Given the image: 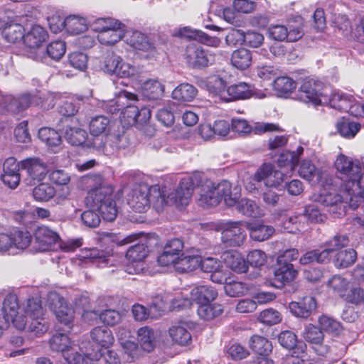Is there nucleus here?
I'll return each mask as SVG.
<instances>
[{
    "mask_svg": "<svg viewBox=\"0 0 364 364\" xmlns=\"http://www.w3.org/2000/svg\"><path fill=\"white\" fill-rule=\"evenodd\" d=\"M335 166L338 177L342 181L341 189L348 194L350 206L355 209L364 199L361 166L358 162L343 154L338 156Z\"/></svg>",
    "mask_w": 364,
    "mask_h": 364,
    "instance_id": "nucleus-1",
    "label": "nucleus"
},
{
    "mask_svg": "<svg viewBox=\"0 0 364 364\" xmlns=\"http://www.w3.org/2000/svg\"><path fill=\"white\" fill-rule=\"evenodd\" d=\"M50 348L60 352L69 364H88L87 359H98L102 353L95 351L90 341L75 344L65 333H57L50 340Z\"/></svg>",
    "mask_w": 364,
    "mask_h": 364,
    "instance_id": "nucleus-2",
    "label": "nucleus"
},
{
    "mask_svg": "<svg viewBox=\"0 0 364 364\" xmlns=\"http://www.w3.org/2000/svg\"><path fill=\"white\" fill-rule=\"evenodd\" d=\"M164 190L158 186L149 187L146 184H139L134 187L128 196L127 203L135 212L144 213L149 209L151 204L158 211H161L166 203Z\"/></svg>",
    "mask_w": 364,
    "mask_h": 364,
    "instance_id": "nucleus-3",
    "label": "nucleus"
},
{
    "mask_svg": "<svg viewBox=\"0 0 364 364\" xmlns=\"http://www.w3.org/2000/svg\"><path fill=\"white\" fill-rule=\"evenodd\" d=\"M112 186H105L102 189L90 192L85 198L87 206L97 210L104 220L113 221L117 215L116 203L113 200Z\"/></svg>",
    "mask_w": 364,
    "mask_h": 364,
    "instance_id": "nucleus-4",
    "label": "nucleus"
},
{
    "mask_svg": "<svg viewBox=\"0 0 364 364\" xmlns=\"http://www.w3.org/2000/svg\"><path fill=\"white\" fill-rule=\"evenodd\" d=\"M92 26L98 33V41L104 45H113L122 39L125 34L124 24L112 18H98Z\"/></svg>",
    "mask_w": 364,
    "mask_h": 364,
    "instance_id": "nucleus-5",
    "label": "nucleus"
},
{
    "mask_svg": "<svg viewBox=\"0 0 364 364\" xmlns=\"http://www.w3.org/2000/svg\"><path fill=\"white\" fill-rule=\"evenodd\" d=\"M0 317L6 326L12 323L19 330L24 329L26 326V316L21 311L18 296L14 294H9L4 298Z\"/></svg>",
    "mask_w": 364,
    "mask_h": 364,
    "instance_id": "nucleus-6",
    "label": "nucleus"
},
{
    "mask_svg": "<svg viewBox=\"0 0 364 364\" xmlns=\"http://www.w3.org/2000/svg\"><path fill=\"white\" fill-rule=\"evenodd\" d=\"M46 37L47 32L38 25L33 26L26 34H24L23 42L30 49L28 52L30 58L36 61L47 63L45 49L41 48Z\"/></svg>",
    "mask_w": 364,
    "mask_h": 364,
    "instance_id": "nucleus-7",
    "label": "nucleus"
},
{
    "mask_svg": "<svg viewBox=\"0 0 364 364\" xmlns=\"http://www.w3.org/2000/svg\"><path fill=\"white\" fill-rule=\"evenodd\" d=\"M200 178L198 176H188L183 178L174 192L166 196L168 203L166 205L174 204L178 208L187 205L191 198L194 188L199 186Z\"/></svg>",
    "mask_w": 364,
    "mask_h": 364,
    "instance_id": "nucleus-8",
    "label": "nucleus"
},
{
    "mask_svg": "<svg viewBox=\"0 0 364 364\" xmlns=\"http://www.w3.org/2000/svg\"><path fill=\"white\" fill-rule=\"evenodd\" d=\"M47 304L54 312L58 321L65 326L66 329L64 331H70L72 328L74 312L68 306L64 297L56 291H50L47 296Z\"/></svg>",
    "mask_w": 364,
    "mask_h": 364,
    "instance_id": "nucleus-9",
    "label": "nucleus"
},
{
    "mask_svg": "<svg viewBox=\"0 0 364 364\" xmlns=\"http://www.w3.org/2000/svg\"><path fill=\"white\" fill-rule=\"evenodd\" d=\"M221 241L226 247H239L246 239L245 225L241 222H227L219 225Z\"/></svg>",
    "mask_w": 364,
    "mask_h": 364,
    "instance_id": "nucleus-10",
    "label": "nucleus"
},
{
    "mask_svg": "<svg viewBox=\"0 0 364 364\" xmlns=\"http://www.w3.org/2000/svg\"><path fill=\"white\" fill-rule=\"evenodd\" d=\"M149 248L146 240L144 242L130 247L126 253L129 263L125 267V272L129 274L142 273L145 269L144 259L147 257Z\"/></svg>",
    "mask_w": 364,
    "mask_h": 364,
    "instance_id": "nucleus-11",
    "label": "nucleus"
},
{
    "mask_svg": "<svg viewBox=\"0 0 364 364\" xmlns=\"http://www.w3.org/2000/svg\"><path fill=\"white\" fill-rule=\"evenodd\" d=\"M322 82L313 80H306L298 91V99L305 103H312L315 105L321 104L323 93Z\"/></svg>",
    "mask_w": 364,
    "mask_h": 364,
    "instance_id": "nucleus-12",
    "label": "nucleus"
},
{
    "mask_svg": "<svg viewBox=\"0 0 364 364\" xmlns=\"http://www.w3.org/2000/svg\"><path fill=\"white\" fill-rule=\"evenodd\" d=\"M341 191L346 194L345 197L341 196L336 192H326L321 193L318 196H315V200L329 207L328 212L333 215L334 217H341L345 213V200H349V196L342 189Z\"/></svg>",
    "mask_w": 364,
    "mask_h": 364,
    "instance_id": "nucleus-13",
    "label": "nucleus"
},
{
    "mask_svg": "<svg viewBox=\"0 0 364 364\" xmlns=\"http://www.w3.org/2000/svg\"><path fill=\"white\" fill-rule=\"evenodd\" d=\"M35 247L38 251L45 252L54 249L60 243L59 235L46 226L38 227L34 233Z\"/></svg>",
    "mask_w": 364,
    "mask_h": 364,
    "instance_id": "nucleus-14",
    "label": "nucleus"
},
{
    "mask_svg": "<svg viewBox=\"0 0 364 364\" xmlns=\"http://www.w3.org/2000/svg\"><path fill=\"white\" fill-rule=\"evenodd\" d=\"M186 58L191 67L198 68L208 66L214 60L213 56L208 50L195 44L187 46Z\"/></svg>",
    "mask_w": 364,
    "mask_h": 364,
    "instance_id": "nucleus-15",
    "label": "nucleus"
},
{
    "mask_svg": "<svg viewBox=\"0 0 364 364\" xmlns=\"http://www.w3.org/2000/svg\"><path fill=\"white\" fill-rule=\"evenodd\" d=\"M218 296V291L211 286L200 285L196 287L190 291V298L184 300V306H190L191 301H195L197 304L211 303Z\"/></svg>",
    "mask_w": 364,
    "mask_h": 364,
    "instance_id": "nucleus-16",
    "label": "nucleus"
},
{
    "mask_svg": "<svg viewBox=\"0 0 364 364\" xmlns=\"http://www.w3.org/2000/svg\"><path fill=\"white\" fill-rule=\"evenodd\" d=\"M183 249V242L178 238L168 240L164 247L163 253L158 257L161 266L173 264L179 259Z\"/></svg>",
    "mask_w": 364,
    "mask_h": 364,
    "instance_id": "nucleus-17",
    "label": "nucleus"
},
{
    "mask_svg": "<svg viewBox=\"0 0 364 364\" xmlns=\"http://www.w3.org/2000/svg\"><path fill=\"white\" fill-rule=\"evenodd\" d=\"M255 181H264L267 186L277 187L284 179V174L278 170H274L271 164H263L255 173Z\"/></svg>",
    "mask_w": 364,
    "mask_h": 364,
    "instance_id": "nucleus-18",
    "label": "nucleus"
},
{
    "mask_svg": "<svg viewBox=\"0 0 364 364\" xmlns=\"http://www.w3.org/2000/svg\"><path fill=\"white\" fill-rule=\"evenodd\" d=\"M329 105L332 108L341 112H349L355 116L358 114V109L360 106L355 102V99L351 95L340 92H334L330 97Z\"/></svg>",
    "mask_w": 364,
    "mask_h": 364,
    "instance_id": "nucleus-19",
    "label": "nucleus"
},
{
    "mask_svg": "<svg viewBox=\"0 0 364 364\" xmlns=\"http://www.w3.org/2000/svg\"><path fill=\"white\" fill-rule=\"evenodd\" d=\"M21 168L26 170L33 181L43 180L48 172L46 164L37 157L26 159L21 162Z\"/></svg>",
    "mask_w": 364,
    "mask_h": 364,
    "instance_id": "nucleus-20",
    "label": "nucleus"
},
{
    "mask_svg": "<svg viewBox=\"0 0 364 364\" xmlns=\"http://www.w3.org/2000/svg\"><path fill=\"white\" fill-rule=\"evenodd\" d=\"M304 339L311 344L316 346L315 350L318 354L324 355L328 353V348L327 346H323V333L322 330L314 324L309 323L306 326L303 332Z\"/></svg>",
    "mask_w": 364,
    "mask_h": 364,
    "instance_id": "nucleus-21",
    "label": "nucleus"
},
{
    "mask_svg": "<svg viewBox=\"0 0 364 364\" xmlns=\"http://www.w3.org/2000/svg\"><path fill=\"white\" fill-rule=\"evenodd\" d=\"M4 173L1 176L4 183L10 188H16L20 182L19 164L16 159L10 157L4 163Z\"/></svg>",
    "mask_w": 364,
    "mask_h": 364,
    "instance_id": "nucleus-22",
    "label": "nucleus"
},
{
    "mask_svg": "<svg viewBox=\"0 0 364 364\" xmlns=\"http://www.w3.org/2000/svg\"><path fill=\"white\" fill-rule=\"evenodd\" d=\"M317 306L315 299L311 296H306L299 301H292L289 304L290 311L296 317L306 318Z\"/></svg>",
    "mask_w": 364,
    "mask_h": 364,
    "instance_id": "nucleus-23",
    "label": "nucleus"
},
{
    "mask_svg": "<svg viewBox=\"0 0 364 364\" xmlns=\"http://www.w3.org/2000/svg\"><path fill=\"white\" fill-rule=\"evenodd\" d=\"M190 323L181 321L171 326L168 334L173 342L181 346H187L191 342V335L188 331Z\"/></svg>",
    "mask_w": 364,
    "mask_h": 364,
    "instance_id": "nucleus-24",
    "label": "nucleus"
},
{
    "mask_svg": "<svg viewBox=\"0 0 364 364\" xmlns=\"http://www.w3.org/2000/svg\"><path fill=\"white\" fill-rule=\"evenodd\" d=\"M220 202V196L215 191V184L206 180L200 187V205L209 208L217 205Z\"/></svg>",
    "mask_w": 364,
    "mask_h": 364,
    "instance_id": "nucleus-25",
    "label": "nucleus"
},
{
    "mask_svg": "<svg viewBox=\"0 0 364 364\" xmlns=\"http://www.w3.org/2000/svg\"><path fill=\"white\" fill-rule=\"evenodd\" d=\"M223 259L228 267L237 273H244L247 271L248 266L246 261L237 251H228L223 254Z\"/></svg>",
    "mask_w": 364,
    "mask_h": 364,
    "instance_id": "nucleus-26",
    "label": "nucleus"
},
{
    "mask_svg": "<svg viewBox=\"0 0 364 364\" xmlns=\"http://www.w3.org/2000/svg\"><path fill=\"white\" fill-rule=\"evenodd\" d=\"M197 95V88L189 83L180 84L171 93L173 100L183 103L192 102Z\"/></svg>",
    "mask_w": 364,
    "mask_h": 364,
    "instance_id": "nucleus-27",
    "label": "nucleus"
},
{
    "mask_svg": "<svg viewBox=\"0 0 364 364\" xmlns=\"http://www.w3.org/2000/svg\"><path fill=\"white\" fill-rule=\"evenodd\" d=\"M64 137L71 145L80 146L85 142L87 133L79 126L68 124L64 132Z\"/></svg>",
    "mask_w": 364,
    "mask_h": 364,
    "instance_id": "nucleus-28",
    "label": "nucleus"
},
{
    "mask_svg": "<svg viewBox=\"0 0 364 364\" xmlns=\"http://www.w3.org/2000/svg\"><path fill=\"white\" fill-rule=\"evenodd\" d=\"M215 191L220 196V200L223 198L228 206H233L238 200L239 196L237 188H235V192L231 190V183L228 181H223L217 186H215Z\"/></svg>",
    "mask_w": 364,
    "mask_h": 364,
    "instance_id": "nucleus-29",
    "label": "nucleus"
},
{
    "mask_svg": "<svg viewBox=\"0 0 364 364\" xmlns=\"http://www.w3.org/2000/svg\"><path fill=\"white\" fill-rule=\"evenodd\" d=\"M227 100L231 101L243 100L250 97L252 95L251 86L245 82H239L232 85L227 88Z\"/></svg>",
    "mask_w": 364,
    "mask_h": 364,
    "instance_id": "nucleus-30",
    "label": "nucleus"
},
{
    "mask_svg": "<svg viewBox=\"0 0 364 364\" xmlns=\"http://www.w3.org/2000/svg\"><path fill=\"white\" fill-rule=\"evenodd\" d=\"M297 271L291 263L278 264L274 271V279L283 286L285 283H289L294 279Z\"/></svg>",
    "mask_w": 364,
    "mask_h": 364,
    "instance_id": "nucleus-31",
    "label": "nucleus"
},
{
    "mask_svg": "<svg viewBox=\"0 0 364 364\" xmlns=\"http://www.w3.org/2000/svg\"><path fill=\"white\" fill-rule=\"evenodd\" d=\"M301 178L315 184L319 183L322 178V172L318 169L311 161L304 160L301 162L299 171Z\"/></svg>",
    "mask_w": 364,
    "mask_h": 364,
    "instance_id": "nucleus-32",
    "label": "nucleus"
},
{
    "mask_svg": "<svg viewBox=\"0 0 364 364\" xmlns=\"http://www.w3.org/2000/svg\"><path fill=\"white\" fill-rule=\"evenodd\" d=\"M206 89L213 96H218L222 100H227V89L225 80L218 75L209 77L205 83Z\"/></svg>",
    "mask_w": 364,
    "mask_h": 364,
    "instance_id": "nucleus-33",
    "label": "nucleus"
},
{
    "mask_svg": "<svg viewBox=\"0 0 364 364\" xmlns=\"http://www.w3.org/2000/svg\"><path fill=\"white\" fill-rule=\"evenodd\" d=\"M357 259V252L353 249L338 251L333 257V263L336 268L344 269L353 265Z\"/></svg>",
    "mask_w": 364,
    "mask_h": 364,
    "instance_id": "nucleus-34",
    "label": "nucleus"
},
{
    "mask_svg": "<svg viewBox=\"0 0 364 364\" xmlns=\"http://www.w3.org/2000/svg\"><path fill=\"white\" fill-rule=\"evenodd\" d=\"M137 339L144 351L151 352L156 346L155 333L149 327L140 328L137 331Z\"/></svg>",
    "mask_w": 364,
    "mask_h": 364,
    "instance_id": "nucleus-35",
    "label": "nucleus"
},
{
    "mask_svg": "<svg viewBox=\"0 0 364 364\" xmlns=\"http://www.w3.org/2000/svg\"><path fill=\"white\" fill-rule=\"evenodd\" d=\"M92 340L102 348H108L114 342L112 331L106 326L95 328L91 331Z\"/></svg>",
    "mask_w": 364,
    "mask_h": 364,
    "instance_id": "nucleus-36",
    "label": "nucleus"
},
{
    "mask_svg": "<svg viewBox=\"0 0 364 364\" xmlns=\"http://www.w3.org/2000/svg\"><path fill=\"white\" fill-rule=\"evenodd\" d=\"M127 43L134 48L142 51H154V46L149 41L148 37L139 31H134L129 38H127Z\"/></svg>",
    "mask_w": 364,
    "mask_h": 364,
    "instance_id": "nucleus-37",
    "label": "nucleus"
},
{
    "mask_svg": "<svg viewBox=\"0 0 364 364\" xmlns=\"http://www.w3.org/2000/svg\"><path fill=\"white\" fill-rule=\"evenodd\" d=\"M164 92V85L156 80H149L143 85V95L149 100H156L160 99L163 96Z\"/></svg>",
    "mask_w": 364,
    "mask_h": 364,
    "instance_id": "nucleus-38",
    "label": "nucleus"
},
{
    "mask_svg": "<svg viewBox=\"0 0 364 364\" xmlns=\"http://www.w3.org/2000/svg\"><path fill=\"white\" fill-rule=\"evenodd\" d=\"M252 53L246 48L235 50L231 56V63L237 69L245 70L252 64Z\"/></svg>",
    "mask_w": 364,
    "mask_h": 364,
    "instance_id": "nucleus-39",
    "label": "nucleus"
},
{
    "mask_svg": "<svg viewBox=\"0 0 364 364\" xmlns=\"http://www.w3.org/2000/svg\"><path fill=\"white\" fill-rule=\"evenodd\" d=\"M201 264V257L198 255L185 256L173 264L176 269L179 272H188L196 269Z\"/></svg>",
    "mask_w": 364,
    "mask_h": 364,
    "instance_id": "nucleus-40",
    "label": "nucleus"
},
{
    "mask_svg": "<svg viewBox=\"0 0 364 364\" xmlns=\"http://www.w3.org/2000/svg\"><path fill=\"white\" fill-rule=\"evenodd\" d=\"M250 237L256 241L268 240L274 232V228L270 225L253 223L249 226Z\"/></svg>",
    "mask_w": 364,
    "mask_h": 364,
    "instance_id": "nucleus-41",
    "label": "nucleus"
},
{
    "mask_svg": "<svg viewBox=\"0 0 364 364\" xmlns=\"http://www.w3.org/2000/svg\"><path fill=\"white\" fill-rule=\"evenodd\" d=\"M63 23L66 31L73 35L80 34L87 28L86 20L82 17L77 16L67 17Z\"/></svg>",
    "mask_w": 364,
    "mask_h": 364,
    "instance_id": "nucleus-42",
    "label": "nucleus"
},
{
    "mask_svg": "<svg viewBox=\"0 0 364 364\" xmlns=\"http://www.w3.org/2000/svg\"><path fill=\"white\" fill-rule=\"evenodd\" d=\"M318 327L323 333L338 335L341 331V325L339 321L331 316L322 314L318 318Z\"/></svg>",
    "mask_w": 364,
    "mask_h": 364,
    "instance_id": "nucleus-43",
    "label": "nucleus"
},
{
    "mask_svg": "<svg viewBox=\"0 0 364 364\" xmlns=\"http://www.w3.org/2000/svg\"><path fill=\"white\" fill-rule=\"evenodd\" d=\"M24 28L19 23H11L3 31L4 38L9 43H16L24 38Z\"/></svg>",
    "mask_w": 364,
    "mask_h": 364,
    "instance_id": "nucleus-44",
    "label": "nucleus"
},
{
    "mask_svg": "<svg viewBox=\"0 0 364 364\" xmlns=\"http://www.w3.org/2000/svg\"><path fill=\"white\" fill-rule=\"evenodd\" d=\"M348 243L349 239L346 235H336L333 237L326 241L323 244L325 248L322 251L327 253V261L329 260L331 253L346 247Z\"/></svg>",
    "mask_w": 364,
    "mask_h": 364,
    "instance_id": "nucleus-45",
    "label": "nucleus"
},
{
    "mask_svg": "<svg viewBox=\"0 0 364 364\" xmlns=\"http://www.w3.org/2000/svg\"><path fill=\"white\" fill-rule=\"evenodd\" d=\"M250 347L259 355H267L272 350L271 342L264 337L257 335L251 337Z\"/></svg>",
    "mask_w": 364,
    "mask_h": 364,
    "instance_id": "nucleus-46",
    "label": "nucleus"
},
{
    "mask_svg": "<svg viewBox=\"0 0 364 364\" xmlns=\"http://www.w3.org/2000/svg\"><path fill=\"white\" fill-rule=\"evenodd\" d=\"M38 137L43 142L51 148L60 146L62 141L60 135L55 130L48 127L40 129Z\"/></svg>",
    "mask_w": 364,
    "mask_h": 364,
    "instance_id": "nucleus-47",
    "label": "nucleus"
},
{
    "mask_svg": "<svg viewBox=\"0 0 364 364\" xmlns=\"http://www.w3.org/2000/svg\"><path fill=\"white\" fill-rule=\"evenodd\" d=\"M109 119L102 115L93 117L89 124L90 132L93 136H100L109 130Z\"/></svg>",
    "mask_w": 364,
    "mask_h": 364,
    "instance_id": "nucleus-48",
    "label": "nucleus"
},
{
    "mask_svg": "<svg viewBox=\"0 0 364 364\" xmlns=\"http://www.w3.org/2000/svg\"><path fill=\"white\" fill-rule=\"evenodd\" d=\"M12 247L26 249L31 244L32 236L27 230H14L11 232Z\"/></svg>",
    "mask_w": 364,
    "mask_h": 364,
    "instance_id": "nucleus-49",
    "label": "nucleus"
},
{
    "mask_svg": "<svg viewBox=\"0 0 364 364\" xmlns=\"http://www.w3.org/2000/svg\"><path fill=\"white\" fill-rule=\"evenodd\" d=\"M223 310L220 304L211 303L198 305L197 310L198 316L204 320H210L220 316Z\"/></svg>",
    "mask_w": 364,
    "mask_h": 364,
    "instance_id": "nucleus-50",
    "label": "nucleus"
},
{
    "mask_svg": "<svg viewBox=\"0 0 364 364\" xmlns=\"http://www.w3.org/2000/svg\"><path fill=\"white\" fill-rule=\"evenodd\" d=\"M66 50L65 43L62 41H55L51 42L45 49L47 55V63H49V59L58 61L64 55Z\"/></svg>",
    "mask_w": 364,
    "mask_h": 364,
    "instance_id": "nucleus-51",
    "label": "nucleus"
},
{
    "mask_svg": "<svg viewBox=\"0 0 364 364\" xmlns=\"http://www.w3.org/2000/svg\"><path fill=\"white\" fill-rule=\"evenodd\" d=\"M125 114H127L129 117L132 118L134 122L139 124L146 123L151 118V112L149 108L144 107L140 109L137 107L129 106Z\"/></svg>",
    "mask_w": 364,
    "mask_h": 364,
    "instance_id": "nucleus-52",
    "label": "nucleus"
},
{
    "mask_svg": "<svg viewBox=\"0 0 364 364\" xmlns=\"http://www.w3.org/2000/svg\"><path fill=\"white\" fill-rule=\"evenodd\" d=\"M55 193V188L47 183H41L33 190V196L38 201H48L54 197Z\"/></svg>",
    "mask_w": 364,
    "mask_h": 364,
    "instance_id": "nucleus-53",
    "label": "nucleus"
},
{
    "mask_svg": "<svg viewBox=\"0 0 364 364\" xmlns=\"http://www.w3.org/2000/svg\"><path fill=\"white\" fill-rule=\"evenodd\" d=\"M303 152L304 148L299 146L296 151H287L282 154L279 158L278 162L280 166H288L291 170H293L298 164L299 156Z\"/></svg>",
    "mask_w": 364,
    "mask_h": 364,
    "instance_id": "nucleus-54",
    "label": "nucleus"
},
{
    "mask_svg": "<svg viewBox=\"0 0 364 364\" xmlns=\"http://www.w3.org/2000/svg\"><path fill=\"white\" fill-rule=\"evenodd\" d=\"M337 129L339 134L346 138H353L360 129V124L348 120H342L337 122Z\"/></svg>",
    "mask_w": 364,
    "mask_h": 364,
    "instance_id": "nucleus-55",
    "label": "nucleus"
},
{
    "mask_svg": "<svg viewBox=\"0 0 364 364\" xmlns=\"http://www.w3.org/2000/svg\"><path fill=\"white\" fill-rule=\"evenodd\" d=\"M234 205H236V208L240 213L247 216L257 217L259 215L258 206L252 200L247 198L237 200Z\"/></svg>",
    "mask_w": 364,
    "mask_h": 364,
    "instance_id": "nucleus-56",
    "label": "nucleus"
},
{
    "mask_svg": "<svg viewBox=\"0 0 364 364\" xmlns=\"http://www.w3.org/2000/svg\"><path fill=\"white\" fill-rule=\"evenodd\" d=\"M112 255V250H92L89 254V259L99 267H103L109 264Z\"/></svg>",
    "mask_w": 364,
    "mask_h": 364,
    "instance_id": "nucleus-57",
    "label": "nucleus"
},
{
    "mask_svg": "<svg viewBox=\"0 0 364 364\" xmlns=\"http://www.w3.org/2000/svg\"><path fill=\"white\" fill-rule=\"evenodd\" d=\"M327 261V253L326 252L314 250L308 251L299 259V263L303 265L311 264L314 262L323 263Z\"/></svg>",
    "mask_w": 364,
    "mask_h": 364,
    "instance_id": "nucleus-58",
    "label": "nucleus"
},
{
    "mask_svg": "<svg viewBox=\"0 0 364 364\" xmlns=\"http://www.w3.org/2000/svg\"><path fill=\"white\" fill-rule=\"evenodd\" d=\"M28 328L29 331L37 336H41L48 330L49 323L44 316H41L36 318H31Z\"/></svg>",
    "mask_w": 364,
    "mask_h": 364,
    "instance_id": "nucleus-59",
    "label": "nucleus"
},
{
    "mask_svg": "<svg viewBox=\"0 0 364 364\" xmlns=\"http://www.w3.org/2000/svg\"><path fill=\"white\" fill-rule=\"evenodd\" d=\"M224 289L227 295L234 297L245 295L247 292L248 288L241 282L232 281L225 283Z\"/></svg>",
    "mask_w": 364,
    "mask_h": 364,
    "instance_id": "nucleus-60",
    "label": "nucleus"
},
{
    "mask_svg": "<svg viewBox=\"0 0 364 364\" xmlns=\"http://www.w3.org/2000/svg\"><path fill=\"white\" fill-rule=\"evenodd\" d=\"M296 82L290 77L282 76L277 77L274 81V87L279 93H289L296 88Z\"/></svg>",
    "mask_w": 364,
    "mask_h": 364,
    "instance_id": "nucleus-61",
    "label": "nucleus"
},
{
    "mask_svg": "<svg viewBox=\"0 0 364 364\" xmlns=\"http://www.w3.org/2000/svg\"><path fill=\"white\" fill-rule=\"evenodd\" d=\"M25 313L31 319L44 316V311L41 306V301L34 298L28 299L26 303Z\"/></svg>",
    "mask_w": 364,
    "mask_h": 364,
    "instance_id": "nucleus-62",
    "label": "nucleus"
},
{
    "mask_svg": "<svg viewBox=\"0 0 364 364\" xmlns=\"http://www.w3.org/2000/svg\"><path fill=\"white\" fill-rule=\"evenodd\" d=\"M259 319L262 323L272 326L279 323L282 317L277 310L267 309L260 313Z\"/></svg>",
    "mask_w": 364,
    "mask_h": 364,
    "instance_id": "nucleus-63",
    "label": "nucleus"
},
{
    "mask_svg": "<svg viewBox=\"0 0 364 364\" xmlns=\"http://www.w3.org/2000/svg\"><path fill=\"white\" fill-rule=\"evenodd\" d=\"M69 64L74 68L83 71L87 68V56L82 53H73L69 55Z\"/></svg>",
    "mask_w": 364,
    "mask_h": 364,
    "instance_id": "nucleus-64",
    "label": "nucleus"
}]
</instances>
